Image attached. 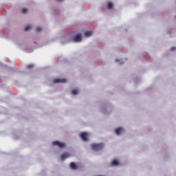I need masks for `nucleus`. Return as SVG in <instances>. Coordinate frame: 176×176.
<instances>
[{
    "instance_id": "ddd939ff",
    "label": "nucleus",
    "mask_w": 176,
    "mask_h": 176,
    "mask_svg": "<svg viewBox=\"0 0 176 176\" xmlns=\"http://www.w3.org/2000/svg\"><path fill=\"white\" fill-rule=\"evenodd\" d=\"M31 28H32V27L31 25H28L25 27V31H30V30H31Z\"/></svg>"
},
{
    "instance_id": "0eeeda50",
    "label": "nucleus",
    "mask_w": 176,
    "mask_h": 176,
    "mask_svg": "<svg viewBox=\"0 0 176 176\" xmlns=\"http://www.w3.org/2000/svg\"><path fill=\"white\" fill-rule=\"evenodd\" d=\"M70 167L72 168V170H76V168H78V165L75 164V162H72L70 164Z\"/></svg>"
},
{
    "instance_id": "f8f14e48",
    "label": "nucleus",
    "mask_w": 176,
    "mask_h": 176,
    "mask_svg": "<svg viewBox=\"0 0 176 176\" xmlns=\"http://www.w3.org/2000/svg\"><path fill=\"white\" fill-rule=\"evenodd\" d=\"M34 65H32V64H30V65H27V68H28V69H32V68H34Z\"/></svg>"
},
{
    "instance_id": "a211bd4d",
    "label": "nucleus",
    "mask_w": 176,
    "mask_h": 176,
    "mask_svg": "<svg viewBox=\"0 0 176 176\" xmlns=\"http://www.w3.org/2000/svg\"><path fill=\"white\" fill-rule=\"evenodd\" d=\"M116 62H117V63H119V60L116 59Z\"/></svg>"
},
{
    "instance_id": "20e7f679",
    "label": "nucleus",
    "mask_w": 176,
    "mask_h": 176,
    "mask_svg": "<svg viewBox=\"0 0 176 176\" xmlns=\"http://www.w3.org/2000/svg\"><path fill=\"white\" fill-rule=\"evenodd\" d=\"M54 83H67V78H63V79H55L54 80Z\"/></svg>"
},
{
    "instance_id": "f257e3e1",
    "label": "nucleus",
    "mask_w": 176,
    "mask_h": 176,
    "mask_svg": "<svg viewBox=\"0 0 176 176\" xmlns=\"http://www.w3.org/2000/svg\"><path fill=\"white\" fill-rule=\"evenodd\" d=\"M91 148L93 151H101V149H104V144H93Z\"/></svg>"
},
{
    "instance_id": "7ed1b4c3",
    "label": "nucleus",
    "mask_w": 176,
    "mask_h": 176,
    "mask_svg": "<svg viewBox=\"0 0 176 176\" xmlns=\"http://www.w3.org/2000/svg\"><path fill=\"white\" fill-rule=\"evenodd\" d=\"M82 41V34H78L73 38L74 42H80Z\"/></svg>"
},
{
    "instance_id": "f03ea898",
    "label": "nucleus",
    "mask_w": 176,
    "mask_h": 176,
    "mask_svg": "<svg viewBox=\"0 0 176 176\" xmlns=\"http://www.w3.org/2000/svg\"><path fill=\"white\" fill-rule=\"evenodd\" d=\"M54 146H58V148H65V143H61L59 141L53 142Z\"/></svg>"
},
{
    "instance_id": "6e6552de",
    "label": "nucleus",
    "mask_w": 176,
    "mask_h": 176,
    "mask_svg": "<svg viewBox=\"0 0 176 176\" xmlns=\"http://www.w3.org/2000/svg\"><path fill=\"white\" fill-rule=\"evenodd\" d=\"M122 130H123V129H122V128H118L116 129L115 133H116V134H117V135H119L122 133Z\"/></svg>"
},
{
    "instance_id": "423d86ee",
    "label": "nucleus",
    "mask_w": 176,
    "mask_h": 176,
    "mask_svg": "<svg viewBox=\"0 0 176 176\" xmlns=\"http://www.w3.org/2000/svg\"><path fill=\"white\" fill-rule=\"evenodd\" d=\"M69 157H71V155H69L68 153H65L61 155L60 159L61 160H65V159Z\"/></svg>"
},
{
    "instance_id": "dca6fc26",
    "label": "nucleus",
    "mask_w": 176,
    "mask_h": 176,
    "mask_svg": "<svg viewBox=\"0 0 176 176\" xmlns=\"http://www.w3.org/2000/svg\"><path fill=\"white\" fill-rule=\"evenodd\" d=\"M28 11V10L27 8L22 9V12L23 13H27Z\"/></svg>"
},
{
    "instance_id": "9d476101",
    "label": "nucleus",
    "mask_w": 176,
    "mask_h": 176,
    "mask_svg": "<svg viewBox=\"0 0 176 176\" xmlns=\"http://www.w3.org/2000/svg\"><path fill=\"white\" fill-rule=\"evenodd\" d=\"M111 166H119V162L118 160H114L111 162Z\"/></svg>"
},
{
    "instance_id": "2eb2a0df",
    "label": "nucleus",
    "mask_w": 176,
    "mask_h": 176,
    "mask_svg": "<svg viewBox=\"0 0 176 176\" xmlns=\"http://www.w3.org/2000/svg\"><path fill=\"white\" fill-rule=\"evenodd\" d=\"M36 31H37V32H41V31H42V28H41V27H37V28H36Z\"/></svg>"
},
{
    "instance_id": "39448f33",
    "label": "nucleus",
    "mask_w": 176,
    "mask_h": 176,
    "mask_svg": "<svg viewBox=\"0 0 176 176\" xmlns=\"http://www.w3.org/2000/svg\"><path fill=\"white\" fill-rule=\"evenodd\" d=\"M80 137L82 138V141H87V133L86 132L80 133Z\"/></svg>"
},
{
    "instance_id": "4468645a",
    "label": "nucleus",
    "mask_w": 176,
    "mask_h": 176,
    "mask_svg": "<svg viewBox=\"0 0 176 176\" xmlns=\"http://www.w3.org/2000/svg\"><path fill=\"white\" fill-rule=\"evenodd\" d=\"M72 94H73V96H76V94H78V89H74Z\"/></svg>"
},
{
    "instance_id": "1a4fd4ad",
    "label": "nucleus",
    "mask_w": 176,
    "mask_h": 176,
    "mask_svg": "<svg viewBox=\"0 0 176 176\" xmlns=\"http://www.w3.org/2000/svg\"><path fill=\"white\" fill-rule=\"evenodd\" d=\"M85 35H86L87 38H89V36H91V35H93V32L92 31L85 32Z\"/></svg>"
},
{
    "instance_id": "9b49d317",
    "label": "nucleus",
    "mask_w": 176,
    "mask_h": 176,
    "mask_svg": "<svg viewBox=\"0 0 176 176\" xmlns=\"http://www.w3.org/2000/svg\"><path fill=\"white\" fill-rule=\"evenodd\" d=\"M108 9H109L110 10L113 9V3H112L111 2H109L108 3Z\"/></svg>"
},
{
    "instance_id": "f3484780",
    "label": "nucleus",
    "mask_w": 176,
    "mask_h": 176,
    "mask_svg": "<svg viewBox=\"0 0 176 176\" xmlns=\"http://www.w3.org/2000/svg\"><path fill=\"white\" fill-rule=\"evenodd\" d=\"M170 50H171L172 52H174V50H176V47H173L170 49Z\"/></svg>"
}]
</instances>
